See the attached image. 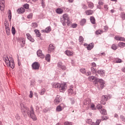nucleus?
<instances>
[{
  "label": "nucleus",
  "instance_id": "obj_1",
  "mask_svg": "<svg viewBox=\"0 0 125 125\" xmlns=\"http://www.w3.org/2000/svg\"><path fill=\"white\" fill-rule=\"evenodd\" d=\"M21 109L22 113H27L28 116H30V118H31L33 121H37V116H36L35 114L33 106H31L30 110H29V108L25 106L23 104H21Z\"/></svg>",
  "mask_w": 125,
  "mask_h": 125
},
{
  "label": "nucleus",
  "instance_id": "obj_2",
  "mask_svg": "<svg viewBox=\"0 0 125 125\" xmlns=\"http://www.w3.org/2000/svg\"><path fill=\"white\" fill-rule=\"evenodd\" d=\"M52 85L54 88H57L59 90L60 92H65L67 89V85L66 83H53Z\"/></svg>",
  "mask_w": 125,
  "mask_h": 125
},
{
  "label": "nucleus",
  "instance_id": "obj_3",
  "mask_svg": "<svg viewBox=\"0 0 125 125\" xmlns=\"http://www.w3.org/2000/svg\"><path fill=\"white\" fill-rule=\"evenodd\" d=\"M3 60L5 62L7 67H10L11 68H12V69H14V61H13V60H12L11 61L9 60V58H8V57L6 56H3Z\"/></svg>",
  "mask_w": 125,
  "mask_h": 125
},
{
  "label": "nucleus",
  "instance_id": "obj_4",
  "mask_svg": "<svg viewBox=\"0 0 125 125\" xmlns=\"http://www.w3.org/2000/svg\"><path fill=\"white\" fill-rule=\"evenodd\" d=\"M61 22L63 25V26H65L66 23L67 26H70L71 24H72V22L70 21V17L67 14H64L62 16V19L61 20Z\"/></svg>",
  "mask_w": 125,
  "mask_h": 125
},
{
  "label": "nucleus",
  "instance_id": "obj_5",
  "mask_svg": "<svg viewBox=\"0 0 125 125\" xmlns=\"http://www.w3.org/2000/svg\"><path fill=\"white\" fill-rule=\"evenodd\" d=\"M88 80L89 81V82H92V83H95V84H97V83H98V81H99V79L95 76H92L88 78Z\"/></svg>",
  "mask_w": 125,
  "mask_h": 125
},
{
  "label": "nucleus",
  "instance_id": "obj_6",
  "mask_svg": "<svg viewBox=\"0 0 125 125\" xmlns=\"http://www.w3.org/2000/svg\"><path fill=\"white\" fill-rule=\"evenodd\" d=\"M40 63L38 62H33L32 64L33 70H39V69H40Z\"/></svg>",
  "mask_w": 125,
  "mask_h": 125
},
{
  "label": "nucleus",
  "instance_id": "obj_7",
  "mask_svg": "<svg viewBox=\"0 0 125 125\" xmlns=\"http://www.w3.org/2000/svg\"><path fill=\"white\" fill-rule=\"evenodd\" d=\"M57 66L59 70H66V66L63 65V63L61 62H58Z\"/></svg>",
  "mask_w": 125,
  "mask_h": 125
},
{
  "label": "nucleus",
  "instance_id": "obj_8",
  "mask_svg": "<svg viewBox=\"0 0 125 125\" xmlns=\"http://www.w3.org/2000/svg\"><path fill=\"white\" fill-rule=\"evenodd\" d=\"M62 101V97L59 95H57L55 99V104L56 105H57L60 102Z\"/></svg>",
  "mask_w": 125,
  "mask_h": 125
},
{
  "label": "nucleus",
  "instance_id": "obj_9",
  "mask_svg": "<svg viewBox=\"0 0 125 125\" xmlns=\"http://www.w3.org/2000/svg\"><path fill=\"white\" fill-rule=\"evenodd\" d=\"M98 83H99L100 84L101 88H102V89L104 88V86L105 85V81L102 79H99L98 80Z\"/></svg>",
  "mask_w": 125,
  "mask_h": 125
},
{
  "label": "nucleus",
  "instance_id": "obj_10",
  "mask_svg": "<svg viewBox=\"0 0 125 125\" xmlns=\"http://www.w3.org/2000/svg\"><path fill=\"white\" fill-rule=\"evenodd\" d=\"M108 100V98H107V96H103L102 97V100L101 101V103L103 104V105H105L106 104V101Z\"/></svg>",
  "mask_w": 125,
  "mask_h": 125
},
{
  "label": "nucleus",
  "instance_id": "obj_11",
  "mask_svg": "<svg viewBox=\"0 0 125 125\" xmlns=\"http://www.w3.org/2000/svg\"><path fill=\"white\" fill-rule=\"evenodd\" d=\"M37 55L39 57H40V58H44V55L43 54H42V52L41 51V50H38L37 52Z\"/></svg>",
  "mask_w": 125,
  "mask_h": 125
},
{
  "label": "nucleus",
  "instance_id": "obj_12",
  "mask_svg": "<svg viewBox=\"0 0 125 125\" xmlns=\"http://www.w3.org/2000/svg\"><path fill=\"white\" fill-rule=\"evenodd\" d=\"M4 0H0V10H3L4 9Z\"/></svg>",
  "mask_w": 125,
  "mask_h": 125
},
{
  "label": "nucleus",
  "instance_id": "obj_13",
  "mask_svg": "<svg viewBox=\"0 0 125 125\" xmlns=\"http://www.w3.org/2000/svg\"><path fill=\"white\" fill-rule=\"evenodd\" d=\"M62 105H63V106H64V104H61V105H58L57 107L56 111H57V112H61V111H62L63 110V107L64 106H62Z\"/></svg>",
  "mask_w": 125,
  "mask_h": 125
},
{
  "label": "nucleus",
  "instance_id": "obj_14",
  "mask_svg": "<svg viewBox=\"0 0 125 125\" xmlns=\"http://www.w3.org/2000/svg\"><path fill=\"white\" fill-rule=\"evenodd\" d=\"M97 73H99L100 76H101V77H104L105 76V70H102V69L99 70L97 71Z\"/></svg>",
  "mask_w": 125,
  "mask_h": 125
},
{
  "label": "nucleus",
  "instance_id": "obj_15",
  "mask_svg": "<svg viewBox=\"0 0 125 125\" xmlns=\"http://www.w3.org/2000/svg\"><path fill=\"white\" fill-rule=\"evenodd\" d=\"M55 48V46L53 45V44H50L49 46V53L51 52V51H53L54 50V49Z\"/></svg>",
  "mask_w": 125,
  "mask_h": 125
},
{
  "label": "nucleus",
  "instance_id": "obj_16",
  "mask_svg": "<svg viewBox=\"0 0 125 125\" xmlns=\"http://www.w3.org/2000/svg\"><path fill=\"white\" fill-rule=\"evenodd\" d=\"M26 37L28 40H29L30 42H35V40L33 39V38H32V36H31V35H30V34L27 33Z\"/></svg>",
  "mask_w": 125,
  "mask_h": 125
},
{
  "label": "nucleus",
  "instance_id": "obj_17",
  "mask_svg": "<svg viewBox=\"0 0 125 125\" xmlns=\"http://www.w3.org/2000/svg\"><path fill=\"white\" fill-rule=\"evenodd\" d=\"M65 54L67 56H73V54H74V52H73V51H71L69 50H66Z\"/></svg>",
  "mask_w": 125,
  "mask_h": 125
},
{
  "label": "nucleus",
  "instance_id": "obj_18",
  "mask_svg": "<svg viewBox=\"0 0 125 125\" xmlns=\"http://www.w3.org/2000/svg\"><path fill=\"white\" fill-rule=\"evenodd\" d=\"M94 47V44L93 43H90L87 46V48L88 50H91L92 48Z\"/></svg>",
  "mask_w": 125,
  "mask_h": 125
},
{
  "label": "nucleus",
  "instance_id": "obj_19",
  "mask_svg": "<svg viewBox=\"0 0 125 125\" xmlns=\"http://www.w3.org/2000/svg\"><path fill=\"white\" fill-rule=\"evenodd\" d=\"M50 31H51V27H50V26H48L46 28L45 30H42V32L43 33H49Z\"/></svg>",
  "mask_w": 125,
  "mask_h": 125
},
{
  "label": "nucleus",
  "instance_id": "obj_20",
  "mask_svg": "<svg viewBox=\"0 0 125 125\" xmlns=\"http://www.w3.org/2000/svg\"><path fill=\"white\" fill-rule=\"evenodd\" d=\"M25 12V9L23 7L20 8L18 9V12L19 14H21L22 13H24Z\"/></svg>",
  "mask_w": 125,
  "mask_h": 125
},
{
  "label": "nucleus",
  "instance_id": "obj_21",
  "mask_svg": "<svg viewBox=\"0 0 125 125\" xmlns=\"http://www.w3.org/2000/svg\"><path fill=\"white\" fill-rule=\"evenodd\" d=\"M56 12L58 14H62L63 13V9L58 8L56 10Z\"/></svg>",
  "mask_w": 125,
  "mask_h": 125
},
{
  "label": "nucleus",
  "instance_id": "obj_22",
  "mask_svg": "<svg viewBox=\"0 0 125 125\" xmlns=\"http://www.w3.org/2000/svg\"><path fill=\"white\" fill-rule=\"evenodd\" d=\"M90 104V101L89 99H85L83 101V105H86V106H88Z\"/></svg>",
  "mask_w": 125,
  "mask_h": 125
},
{
  "label": "nucleus",
  "instance_id": "obj_23",
  "mask_svg": "<svg viewBox=\"0 0 125 125\" xmlns=\"http://www.w3.org/2000/svg\"><path fill=\"white\" fill-rule=\"evenodd\" d=\"M85 13L87 15H91L93 14V11L92 10H88L85 11Z\"/></svg>",
  "mask_w": 125,
  "mask_h": 125
},
{
  "label": "nucleus",
  "instance_id": "obj_24",
  "mask_svg": "<svg viewBox=\"0 0 125 125\" xmlns=\"http://www.w3.org/2000/svg\"><path fill=\"white\" fill-rule=\"evenodd\" d=\"M115 40L116 41H125V38L119 36H115L114 37Z\"/></svg>",
  "mask_w": 125,
  "mask_h": 125
},
{
  "label": "nucleus",
  "instance_id": "obj_25",
  "mask_svg": "<svg viewBox=\"0 0 125 125\" xmlns=\"http://www.w3.org/2000/svg\"><path fill=\"white\" fill-rule=\"evenodd\" d=\"M88 6L91 9H92L94 7V4L92 2H88Z\"/></svg>",
  "mask_w": 125,
  "mask_h": 125
},
{
  "label": "nucleus",
  "instance_id": "obj_26",
  "mask_svg": "<svg viewBox=\"0 0 125 125\" xmlns=\"http://www.w3.org/2000/svg\"><path fill=\"white\" fill-rule=\"evenodd\" d=\"M34 32L35 33H36V36L38 37V38H40L41 37V33H40V31H39V30L38 29H35L34 30Z\"/></svg>",
  "mask_w": 125,
  "mask_h": 125
},
{
  "label": "nucleus",
  "instance_id": "obj_27",
  "mask_svg": "<svg viewBox=\"0 0 125 125\" xmlns=\"http://www.w3.org/2000/svg\"><path fill=\"white\" fill-rule=\"evenodd\" d=\"M45 59L46 61H47V62H50V54H47L46 55Z\"/></svg>",
  "mask_w": 125,
  "mask_h": 125
},
{
  "label": "nucleus",
  "instance_id": "obj_28",
  "mask_svg": "<svg viewBox=\"0 0 125 125\" xmlns=\"http://www.w3.org/2000/svg\"><path fill=\"white\" fill-rule=\"evenodd\" d=\"M100 112L102 115H107V111L105 109H101V110H100Z\"/></svg>",
  "mask_w": 125,
  "mask_h": 125
},
{
  "label": "nucleus",
  "instance_id": "obj_29",
  "mask_svg": "<svg viewBox=\"0 0 125 125\" xmlns=\"http://www.w3.org/2000/svg\"><path fill=\"white\" fill-rule=\"evenodd\" d=\"M5 29L7 35L9 36L10 35V29H9V27L8 26L6 27Z\"/></svg>",
  "mask_w": 125,
  "mask_h": 125
},
{
  "label": "nucleus",
  "instance_id": "obj_30",
  "mask_svg": "<svg viewBox=\"0 0 125 125\" xmlns=\"http://www.w3.org/2000/svg\"><path fill=\"white\" fill-rule=\"evenodd\" d=\"M46 90L45 89H42L40 92H39L40 95H43L46 92Z\"/></svg>",
  "mask_w": 125,
  "mask_h": 125
},
{
  "label": "nucleus",
  "instance_id": "obj_31",
  "mask_svg": "<svg viewBox=\"0 0 125 125\" xmlns=\"http://www.w3.org/2000/svg\"><path fill=\"white\" fill-rule=\"evenodd\" d=\"M90 21L91 22L92 24H95V19L93 17H91L90 18Z\"/></svg>",
  "mask_w": 125,
  "mask_h": 125
},
{
  "label": "nucleus",
  "instance_id": "obj_32",
  "mask_svg": "<svg viewBox=\"0 0 125 125\" xmlns=\"http://www.w3.org/2000/svg\"><path fill=\"white\" fill-rule=\"evenodd\" d=\"M85 22H86V21L85 20V19H83L80 21V25H81V26H83V25H84V24H85Z\"/></svg>",
  "mask_w": 125,
  "mask_h": 125
},
{
  "label": "nucleus",
  "instance_id": "obj_33",
  "mask_svg": "<svg viewBox=\"0 0 125 125\" xmlns=\"http://www.w3.org/2000/svg\"><path fill=\"white\" fill-rule=\"evenodd\" d=\"M8 13H9L8 19H9V21H11V18L12 17V15L11 14V11H10V10H9L8 11Z\"/></svg>",
  "mask_w": 125,
  "mask_h": 125
},
{
  "label": "nucleus",
  "instance_id": "obj_34",
  "mask_svg": "<svg viewBox=\"0 0 125 125\" xmlns=\"http://www.w3.org/2000/svg\"><path fill=\"white\" fill-rule=\"evenodd\" d=\"M68 94L70 95H72V94H74V90L73 89L70 88L68 89Z\"/></svg>",
  "mask_w": 125,
  "mask_h": 125
},
{
  "label": "nucleus",
  "instance_id": "obj_35",
  "mask_svg": "<svg viewBox=\"0 0 125 125\" xmlns=\"http://www.w3.org/2000/svg\"><path fill=\"white\" fill-rule=\"evenodd\" d=\"M118 46H120V47H124L125 46V43L123 42H120L118 44Z\"/></svg>",
  "mask_w": 125,
  "mask_h": 125
},
{
  "label": "nucleus",
  "instance_id": "obj_36",
  "mask_svg": "<svg viewBox=\"0 0 125 125\" xmlns=\"http://www.w3.org/2000/svg\"><path fill=\"white\" fill-rule=\"evenodd\" d=\"M32 28H33V29H36V28H37V27H38V23H37L36 22L32 23Z\"/></svg>",
  "mask_w": 125,
  "mask_h": 125
},
{
  "label": "nucleus",
  "instance_id": "obj_37",
  "mask_svg": "<svg viewBox=\"0 0 125 125\" xmlns=\"http://www.w3.org/2000/svg\"><path fill=\"white\" fill-rule=\"evenodd\" d=\"M82 6L83 9H84V10H86V9H87V8H88L87 6L85 5V4H82Z\"/></svg>",
  "mask_w": 125,
  "mask_h": 125
},
{
  "label": "nucleus",
  "instance_id": "obj_38",
  "mask_svg": "<svg viewBox=\"0 0 125 125\" xmlns=\"http://www.w3.org/2000/svg\"><path fill=\"white\" fill-rule=\"evenodd\" d=\"M86 124H88V125H91L92 124V120L91 119H87L86 120Z\"/></svg>",
  "mask_w": 125,
  "mask_h": 125
},
{
  "label": "nucleus",
  "instance_id": "obj_39",
  "mask_svg": "<svg viewBox=\"0 0 125 125\" xmlns=\"http://www.w3.org/2000/svg\"><path fill=\"white\" fill-rule=\"evenodd\" d=\"M120 119L122 121V122H124V123H125V116L121 115H120Z\"/></svg>",
  "mask_w": 125,
  "mask_h": 125
},
{
  "label": "nucleus",
  "instance_id": "obj_40",
  "mask_svg": "<svg viewBox=\"0 0 125 125\" xmlns=\"http://www.w3.org/2000/svg\"><path fill=\"white\" fill-rule=\"evenodd\" d=\"M12 34H13V35L14 36V35H15L16 33V31L15 30V28H14V27H12Z\"/></svg>",
  "mask_w": 125,
  "mask_h": 125
},
{
  "label": "nucleus",
  "instance_id": "obj_41",
  "mask_svg": "<svg viewBox=\"0 0 125 125\" xmlns=\"http://www.w3.org/2000/svg\"><path fill=\"white\" fill-rule=\"evenodd\" d=\"M103 31L102 30H97L96 31V35H101V34H103Z\"/></svg>",
  "mask_w": 125,
  "mask_h": 125
},
{
  "label": "nucleus",
  "instance_id": "obj_42",
  "mask_svg": "<svg viewBox=\"0 0 125 125\" xmlns=\"http://www.w3.org/2000/svg\"><path fill=\"white\" fill-rule=\"evenodd\" d=\"M122 61L121 59L117 58L115 59V63H122Z\"/></svg>",
  "mask_w": 125,
  "mask_h": 125
},
{
  "label": "nucleus",
  "instance_id": "obj_43",
  "mask_svg": "<svg viewBox=\"0 0 125 125\" xmlns=\"http://www.w3.org/2000/svg\"><path fill=\"white\" fill-rule=\"evenodd\" d=\"M83 36L79 37V41L80 42H83Z\"/></svg>",
  "mask_w": 125,
  "mask_h": 125
},
{
  "label": "nucleus",
  "instance_id": "obj_44",
  "mask_svg": "<svg viewBox=\"0 0 125 125\" xmlns=\"http://www.w3.org/2000/svg\"><path fill=\"white\" fill-rule=\"evenodd\" d=\"M111 48H112V49H113V50H116V49H117V48H118V47L115 44H112V45L111 46Z\"/></svg>",
  "mask_w": 125,
  "mask_h": 125
},
{
  "label": "nucleus",
  "instance_id": "obj_45",
  "mask_svg": "<svg viewBox=\"0 0 125 125\" xmlns=\"http://www.w3.org/2000/svg\"><path fill=\"white\" fill-rule=\"evenodd\" d=\"M80 72L81 73H82V74H83L84 75H85V72H86L85 69H84V68H81V69H80Z\"/></svg>",
  "mask_w": 125,
  "mask_h": 125
},
{
  "label": "nucleus",
  "instance_id": "obj_46",
  "mask_svg": "<svg viewBox=\"0 0 125 125\" xmlns=\"http://www.w3.org/2000/svg\"><path fill=\"white\" fill-rule=\"evenodd\" d=\"M70 101H71V104H72V105H73V104H75V98H70Z\"/></svg>",
  "mask_w": 125,
  "mask_h": 125
},
{
  "label": "nucleus",
  "instance_id": "obj_47",
  "mask_svg": "<svg viewBox=\"0 0 125 125\" xmlns=\"http://www.w3.org/2000/svg\"><path fill=\"white\" fill-rule=\"evenodd\" d=\"M91 109H92V110H96V108L95 107V105H94V104H91Z\"/></svg>",
  "mask_w": 125,
  "mask_h": 125
},
{
  "label": "nucleus",
  "instance_id": "obj_48",
  "mask_svg": "<svg viewBox=\"0 0 125 125\" xmlns=\"http://www.w3.org/2000/svg\"><path fill=\"white\" fill-rule=\"evenodd\" d=\"M91 71L93 73V74H95L96 73V69H95L94 67H92L91 68Z\"/></svg>",
  "mask_w": 125,
  "mask_h": 125
},
{
  "label": "nucleus",
  "instance_id": "obj_49",
  "mask_svg": "<svg viewBox=\"0 0 125 125\" xmlns=\"http://www.w3.org/2000/svg\"><path fill=\"white\" fill-rule=\"evenodd\" d=\"M121 18L123 19V20H125V13H122Z\"/></svg>",
  "mask_w": 125,
  "mask_h": 125
},
{
  "label": "nucleus",
  "instance_id": "obj_50",
  "mask_svg": "<svg viewBox=\"0 0 125 125\" xmlns=\"http://www.w3.org/2000/svg\"><path fill=\"white\" fill-rule=\"evenodd\" d=\"M101 123V120H97L96 122L95 123V125H99Z\"/></svg>",
  "mask_w": 125,
  "mask_h": 125
},
{
  "label": "nucleus",
  "instance_id": "obj_51",
  "mask_svg": "<svg viewBox=\"0 0 125 125\" xmlns=\"http://www.w3.org/2000/svg\"><path fill=\"white\" fill-rule=\"evenodd\" d=\"M23 7L25 8V9H28L29 8V4L26 3L23 5Z\"/></svg>",
  "mask_w": 125,
  "mask_h": 125
},
{
  "label": "nucleus",
  "instance_id": "obj_52",
  "mask_svg": "<svg viewBox=\"0 0 125 125\" xmlns=\"http://www.w3.org/2000/svg\"><path fill=\"white\" fill-rule=\"evenodd\" d=\"M104 8L105 10H106V11H108V10L109 9V7H108V5H104Z\"/></svg>",
  "mask_w": 125,
  "mask_h": 125
},
{
  "label": "nucleus",
  "instance_id": "obj_53",
  "mask_svg": "<svg viewBox=\"0 0 125 125\" xmlns=\"http://www.w3.org/2000/svg\"><path fill=\"white\" fill-rule=\"evenodd\" d=\"M85 75H86V76H90L91 75V72L90 71H87L85 72Z\"/></svg>",
  "mask_w": 125,
  "mask_h": 125
},
{
  "label": "nucleus",
  "instance_id": "obj_54",
  "mask_svg": "<svg viewBox=\"0 0 125 125\" xmlns=\"http://www.w3.org/2000/svg\"><path fill=\"white\" fill-rule=\"evenodd\" d=\"M97 108L99 110H100V109H102V105H100V104H99L97 105Z\"/></svg>",
  "mask_w": 125,
  "mask_h": 125
},
{
  "label": "nucleus",
  "instance_id": "obj_55",
  "mask_svg": "<svg viewBox=\"0 0 125 125\" xmlns=\"http://www.w3.org/2000/svg\"><path fill=\"white\" fill-rule=\"evenodd\" d=\"M77 26H78V24L76 23H73L71 24V27L73 28H77Z\"/></svg>",
  "mask_w": 125,
  "mask_h": 125
},
{
  "label": "nucleus",
  "instance_id": "obj_56",
  "mask_svg": "<svg viewBox=\"0 0 125 125\" xmlns=\"http://www.w3.org/2000/svg\"><path fill=\"white\" fill-rule=\"evenodd\" d=\"M15 118H16V120H17L18 121H19V120H20V116H19L18 114H17V115H16Z\"/></svg>",
  "mask_w": 125,
  "mask_h": 125
},
{
  "label": "nucleus",
  "instance_id": "obj_57",
  "mask_svg": "<svg viewBox=\"0 0 125 125\" xmlns=\"http://www.w3.org/2000/svg\"><path fill=\"white\" fill-rule=\"evenodd\" d=\"M29 97H30V98H33V91H30V95L29 96Z\"/></svg>",
  "mask_w": 125,
  "mask_h": 125
},
{
  "label": "nucleus",
  "instance_id": "obj_58",
  "mask_svg": "<svg viewBox=\"0 0 125 125\" xmlns=\"http://www.w3.org/2000/svg\"><path fill=\"white\" fill-rule=\"evenodd\" d=\"M44 0H42V6L43 8H44V7H45V5L44 4Z\"/></svg>",
  "mask_w": 125,
  "mask_h": 125
},
{
  "label": "nucleus",
  "instance_id": "obj_59",
  "mask_svg": "<svg viewBox=\"0 0 125 125\" xmlns=\"http://www.w3.org/2000/svg\"><path fill=\"white\" fill-rule=\"evenodd\" d=\"M64 125H72V123L69 122H66L64 123Z\"/></svg>",
  "mask_w": 125,
  "mask_h": 125
},
{
  "label": "nucleus",
  "instance_id": "obj_60",
  "mask_svg": "<svg viewBox=\"0 0 125 125\" xmlns=\"http://www.w3.org/2000/svg\"><path fill=\"white\" fill-rule=\"evenodd\" d=\"M102 0H100L99 1L98 3H99V5H103L104 3H103V2L102 1Z\"/></svg>",
  "mask_w": 125,
  "mask_h": 125
},
{
  "label": "nucleus",
  "instance_id": "obj_61",
  "mask_svg": "<svg viewBox=\"0 0 125 125\" xmlns=\"http://www.w3.org/2000/svg\"><path fill=\"white\" fill-rule=\"evenodd\" d=\"M30 85H31V86H34V85H35V81H31Z\"/></svg>",
  "mask_w": 125,
  "mask_h": 125
},
{
  "label": "nucleus",
  "instance_id": "obj_62",
  "mask_svg": "<svg viewBox=\"0 0 125 125\" xmlns=\"http://www.w3.org/2000/svg\"><path fill=\"white\" fill-rule=\"evenodd\" d=\"M33 17V14H30L29 15L27 16V18L29 19L32 18Z\"/></svg>",
  "mask_w": 125,
  "mask_h": 125
},
{
  "label": "nucleus",
  "instance_id": "obj_63",
  "mask_svg": "<svg viewBox=\"0 0 125 125\" xmlns=\"http://www.w3.org/2000/svg\"><path fill=\"white\" fill-rule=\"evenodd\" d=\"M92 66L93 67H96V63L95 62H92L91 63Z\"/></svg>",
  "mask_w": 125,
  "mask_h": 125
},
{
  "label": "nucleus",
  "instance_id": "obj_64",
  "mask_svg": "<svg viewBox=\"0 0 125 125\" xmlns=\"http://www.w3.org/2000/svg\"><path fill=\"white\" fill-rule=\"evenodd\" d=\"M107 119H108L107 117H105V118L102 117V121H105V120H107Z\"/></svg>",
  "mask_w": 125,
  "mask_h": 125
}]
</instances>
